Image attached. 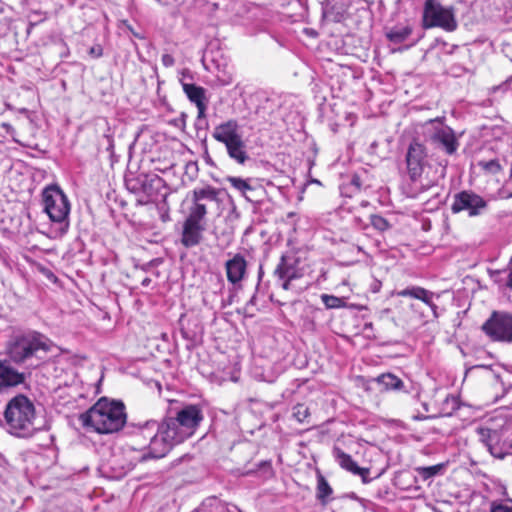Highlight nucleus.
I'll return each instance as SVG.
<instances>
[{
  "label": "nucleus",
  "instance_id": "obj_34",
  "mask_svg": "<svg viewBox=\"0 0 512 512\" xmlns=\"http://www.w3.org/2000/svg\"><path fill=\"white\" fill-rule=\"evenodd\" d=\"M491 512H512V500L509 499L505 503L493 504Z\"/></svg>",
  "mask_w": 512,
  "mask_h": 512
},
{
  "label": "nucleus",
  "instance_id": "obj_19",
  "mask_svg": "<svg viewBox=\"0 0 512 512\" xmlns=\"http://www.w3.org/2000/svg\"><path fill=\"white\" fill-rule=\"evenodd\" d=\"M131 182H127L128 188L133 191H142L148 198L152 199L156 196L158 190L162 187L163 180L154 175L152 177L148 176H139L133 186H130Z\"/></svg>",
  "mask_w": 512,
  "mask_h": 512
},
{
  "label": "nucleus",
  "instance_id": "obj_25",
  "mask_svg": "<svg viewBox=\"0 0 512 512\" xmlns=\"http://www.w3.org/2000/svg\"><path fill=\"white\" fill-rule=\"evenodd\" d=\"M412 33V28L409 25L395 26L386 32L387 39L394 43L400 44L404 42Z\"/></svg>",
  "mask_w": 512,
  "mask_h": 512
},
{
  "label": "nucleus",
  "instance_id": "obj_17",
  "mask_svg": "<svg viewBox=\"0 0 512 512\" xmlns=\"http://www.w3.org/2000/svg\"><path fill=\"white\" fill-rule=\"evenodd\" d=\"M488 275L499 291L512 301V256L504 269H488Z\"/></svg>",
  "mask_w": 512,
  "mask_h": 512
},
{
  "label": "nucleus",
  "instance_id": "obj_24",
  "mask_svg": "<svg viewBox=\"0 0 512 512\" xmlns=\"http://www.w3.org/2000/svg\"><path fill=\"white\" fill-rule=\"evenodd\" d=\"M375 381L383 387L384 390L399 391L404 387L403 381L392 373H383Z\"/></svg>",
  "mask_w": 512,
  "mask_h": 512
},
{
  "label": "nucleus",
  "instance_id": "obj_2",
  "mask_svg": "<svg viewBox=\"0 0 512 512\" xmlns=\"http://www.w3.org/2000/svg\"><path fill=\"white\" fill-rule=\"evenodd\" d=\"M126 420L124 404L107 398L99 399L79 416V422L84 428L99 434L118 432L124 427Z\"/></svg>",
  "mask_w": 512,
  "mask_h": 512
},
{
  "label": "nucleus",
  "instance_id": "obj_30",
  "mask_svg": "<svg viewBox=\"0 0 512 512\" xmlns=\"http://www.w3.org/2000/svg\"><path fill=\"white\" fill-rule=\"evenodd\" d=\"M478 166L487 174L495 175L502 170V166L499 161L492 159L489 161L481 160L478 162Z\"/></svg>",
  "mask_w": 512,
  "mask_h": 512
},
{
  "label": "nucleus",
  "instance_id": "obj_36",
  "mask_svg": "<svg viewBox=\"0 0 512 512\" xmlns=\"http://www.w3.org/2000/svg\"><path fill=\"white\" fill-rule=\"evenodd\" d=\"M161 61H162V64L167 68L172 67L175 64L174 57L167 53L162 55Z\"/></svg>",
  "mask_w": 512,
  "mask_h": 512
},
{
  "label": "nucleus",
  "instance_id": "obj_39",
  "mask_svg": "<svg viewBox=\"0 0 512 512\" xmlns=\"http://www.w3.org/2000/svg\"><path fill=\"white\" fill-rule=\"evenodd\" d=\"M491 430L490 429H479V435L481 436L483 441H487L490 438Z\"/></svg>",
  "mask_w": 512,
  "mask_h": 512
},
{
  "label": "nucleus",
  "instance_id": "obj_8",
  "mask_svg": "<svg viewBox=\"0 0 512 512\" xmlns=\"http://www.w3.org/2000/svg\"><path fill=\"white\" fill-rule=\"evenodd\" d=\"M140 435L143 438L150 439L148 455L151 458H162L175 446L171 439L166 437L164 430L157 421H148L141 429Z\"/></svg>",
  "mask_w": 512,
  "mask_h": 512
},
{
  "label": "nucleus",
  "instance_id": "obj_14",
  "mask_svg": "<svg viewBox=\"0 0 512 512\" xmlns=\"http://www.w3.org/2000/svg\"><path fill=\"white\" fill-rule=\"evenodd\" d=\"M175 418L178 424L192 436L203 420V414L197 405H187L177 412Z\"/></svg>",
  "mask_w": 512,
  "mask_h": 512
},
{
  "label": "nucleus",
  "instance_id": "obj_21",
  "mask_svg": "<svg viewBox=\"0 0 512 512\" xmlns=\"http://www.w3.org/2000/svg\"><path fill=\"white\" fill-rule=\"evenodd\" d=\"M159 425L164 430L166 437L171 439L174 445L182 443L191 437L187 430H184V428L178 424L175 417L166 418Z\"/></svg>",
  "mask_w": 512,
  "mask_h": 512
},
{
  "label": "nucleus",
  "instance_id": "obj_6",
  "mask_svg": "<svg viewBox=\"0 0 512 512\" xmlns=\"http://www.w3.org/2000/svg\"><path fill=\"white\" fill-rule=\"evenodd\" d=\"M425 140L447 155H453L459 148L454 130L445 125L440 118L431 119L425 124Z\"/></svg>",
  "mask_w": 512,
  "mask_h": 512
},
{
  "label": "nucleus",
  "instance_id": "obj_41",
  "mask_svg": "<svg viewBox=\"0 0 512 512\" xmlns=\"http://www.w3.org/2000/svg\"><path fill=\"white\" fill-rule=\"evenodd\" d=\"M352 183H353L354 185H356L357 187H360V183H359V179H358V178H354V179L352 180Z\"/></svg>",
  "mask_w": 512,
  "mask_h": 512
},
{
  "label": "nucleus",
  "instance_id": "obj_27",
  "mask_svg": "<svg viewBox=\"0 0 512 512\" xmlns=\"http://www.w3.org/2000/svg\"><path fill=\"white\" fill-rule=\"evenodd\" d=\"M333 490L323 475L319 474L317 478V499L323 504L328 503V497L332 494Z\"/></svg>",
  "mask_w": 512,
  "mask_h": 512
},
{
  "label": "nucleus",
  "instance_id": "obj_45",
  "mask_svg": "<svg viewBox=\"0 0 512 512\" xmlns=\"http://www.w3.org/2000/svg\"><path fill=\"white\" fill-rule=\"evenodd\" d=\"M510 82H512V77L509 79Z\"/></svg>",
  "mask_w": 512,
  "mask_h": 512
},
{
  "label": "nucleus",
  "instance_id": "obj_44",
  "mask_svg": "<svg viewBox=\"0 0 512 512\" xmlns=\"http://www.w3.org/2000/svg\"><path fill=\"white\" fill-rule=\"evenodd\" d=\"M414 418H415V419H417V420H422V419H424L425 417H418V416H415Z\"/></svg>",
  "mask_w": 512,
  "mask_h": 512
},
{
  "label": "nucleus",
  "instance_id": "obj_18",
  "mask_svg": "<svg viewBox=\"0 0 512 512\" xmlns=\"http://www.w3.org/2000/svg\"><path fill=\"white\" fill-rule=\"evenodd\" d=\"M227 280L236 285L240 283L246 276L247 262L240 253L235 254L225 263Z\"/></svg>",
  "mask_w": 512,
  "mask_h": 512
},
{
  "label": "nucleus",
  "instance_id": "obj_16",
  "mask_svg": "<svg viewBox=\"0 0 512 512\" xmlns=\"http://www.w3.org/2000/svg\"><path fill=\"white\" fill-rule=\"evenodd\" d=\"M205 231L204 223L185 219L182 227L181 244L186 248H192L200 244Z\"/></svg>",
  "mask_w": 512,
  "mask_h": 512
},
{
  "label": "nucleus",
  "instance_id": "obj_10",
  "mask_svg": "<svg viewBox=\"0 0 512 512\" xmlns=\"http://www.w3.org/2000/svg\"><path fill=\"white\" fill-rule=\"evenodd\" d=\"M219 194L220 190L211 185L195 188L192 191V206L186 219L203 223L207 214L205 201L216 202Z\"/></svg>",
  "mask_w": 512,
  "mask_h": 512
},
{
  "label": "nucleus",
  "instance_id": "obj_46",
  "mask_svg": "<svg viewBox=\"0 0 512 512\" xmlns=\"http://www.w3.org/2000/svg\"><path fill=\"white\" fill-rule=\"evenodd\" d=\"M238 512H242L241 510H238Z\"/></svg>",
  "mask_w": 512,
  "mask_h": 512
},
{
  "label": "nucleus",
  "instance_id": "obj_20",
  "mask_svg": "<svg viewBox=\"0 0 512 512\" xmlns=\"http://www.w3.org/2000/svg\"><path fill=\"white\" fill-rule=\"evenodd\" d=\"M25 381V374L0 360V392Z\"/></svg>",
  "mask_w": 512,
  "mask_h": 512
},
{
  "label": "nucleus",
  "instance_id": "obj_26",
  "mask_svg": "<svg viewBox=\"0 0 512 512\" xmlns=\"http://www.w3.org/2000/svg\"><path fill=\"white\" fill-rule=\"evenodd\" d=\"M226 181L230 183L233 188L238 190L247 200L252 201L250 194L254 192V188L251 186L248 179L229 176L226 178Z\"/></svg>",
  "mask_w": 512,
  "mask_h": 512
},
{
  "label": "nucleus",
  "instance_id": "obj_33",
  "mask_svg": "<svg viewBox=\"0 0 512 512\" xmlns=\"http://www.w3.org/2000/svg\"><path fill=\"white\" fill-rule=\"evenodd\" d=\"M216 80L221 86L230 85L233 80V73L231 71H219L216 75Z\"/></svg>",
  "mask_w": 512,
  "mask_h": 512
},
{
  "label": "nucleus",
  "instance_id": "obj_15",
  "mask_svg": "<svg viewBox=\"0 0 512 512\" xmlns=\"http://www.w3.org/2000/svg\"><path fill=\"white\" fill-rule=\"evenodd\" d=\"M394 294L399 297H411L421 300L431 309L433 318L437 319L439 317L438 306L434 302L435 294L432 291L420 286H410L405 289L395 291ZM436 298L438 299L439 295H436Z\"/></svg>",
  "mask_w": 512,
  "mask_h": 512
},
{
  "label": "nucleus",
  "instance_id": "obj_1",
  "mask_svg": "<svg viewBox=\"0 0 512 512\" xmlns=\"http://www.w3.org/2000/svg\"><path fill=\"white\" fill-rule=\"evenodd\" d=\"M53 342L45 334L32 330H15L5 345L9 361L27 368L38 367L52 350Z\"/></svg>",
  "mask_w": 512,
  "mask_h": 512
},
{
  "label": "nucleus",
  "instance_id": "obj_3",
  "mask_svg": "<svg viewBox=\"0 0 512 512\" xmlns=\"http://www.w3.org/2000/svg\"><path fill=\"white\" fill-rule=\"evenodd\" d=\"M3 415L5 428L11 435L28 438L36 431L34 404L24 395L12 398Z\"/></svg>",
  "mask_w": 512,
  "mask_h": 512
},
{
  "label": "nucleus",
  "instance_id": "obj_42",
  "mask_svg": "<svg viewBox=\"0 0 512 512\" xmlns=\"http://www.w3.org/2000/svg\"><path fill=\"white\" fill-rule=\"evenodd\" d=\"M262 274H263V271H262V266H261L260 269H259V278L262 277Z\"/></svg>",
  "mask_w": 512,
  "mask_h": 512
},
{
  "label": "nucleus",
  "instance_id": "obj_43",
  "mask_svg": "<svg viewBox=\"0 0 512 512\" xmlns=\"http://www.w3.org/2000/svg\"><path fill=\"white\" fill-rule=\"evenodd\" d=\"M264 465L267 466L268 468H271V465L269 462H264Z\"/></svg>",
  "mask_w": 512,
  "mask_h": 512
},
{
  "label": "nucleus",
  "instance_id": "obj_23",
  "mask_svg": "<svg viewBox=\"0 0 512 512\" xmlns=\"http://www.w3.org/2000/svg\"><path fill=\"white\" fill-rule=\"evenodd\" d=\"M181 84L183 91L190 102L194 103L195 105L207 102L205 95L206 91L203 87L197 86L195 84L185 83L183 81H181Z\"/></svg>",
  "mask_w": 512,
  "mask_h": 512
},
{
  "label": "nucleus",
  "instance_id": "obj_38",
  "mask_svg": "<svg viewBox=\"0 0 512 512\" xmlns=\"http://www.w3.org/2000/svg\"><path fill=\"white\" fill-rule=\"evenodd\" d=\"M196 107H197V110H198V115H197L198 119L204 118L205 117V111L207 109V102L202 103V104H198V105H196Z\"/></svg>",
  "mask_w": 512,
  "mask_h": 512
},
{
  "label": "nucleus",
  "instance_id": "obj_35",
  "mask_svg": "<svg viewBox=\"0 0 512 512\" xmlns=\"http://www.w3.org/2000/svg\"><path fill=\"white\" fill-rule=\"evenodd\" d=\"M89 55L93 58H100L103 55L101 45H94L89 49Z\"/></svg>",
  "mask_w": 512,
  "mask_h": 512
},
{
  "label": "nucleus",
  "instance_id": "obj_29",
  "mask_svg": "<svg viewBox=\"0 0 512 512\" xmlns=\"http://www.w3.org/2000/svg\"><path fill=\"white\" fill-rule=\"evenodd\" d=\"M321 300L327 309L343 308L346 305L343 298L334 295L322 294Z\"/></svg>",
  "mask_w": 512,
  "mask_h": 512
},
{
  "label": "nucleus",
  "instance_id": "obj_11",
  "mask_svg": "<svg viewBox=\"0 0 512 512\" xmlns=\"http://www.w3.org/2000/svg\"><path fill=\"white\" fill-rule=\"evenodd\" d=\"M487 209V201L470 190H464L454 195L451 211L459 213L467 211L470 217L482 215Z\"/></svg>",
  "mask_w": 512,
  "mask_h": 512
},
{
  "label": "nucleus",
  "instance_id": "obj_5",
  "mask_svg": "<svg viewBox=\"0 0 512 512\" xmlns=\"http://www.w3.org/2000/svg\"><path fill=\"white\" fill-rule=\"evenodd\" d=\"M44 211L55 225V236L64 235L69 228L70 202L58 185H50L42 192Z\"/></svg>",
  "mask_w": 512,
  "mask_h": 512
},
{
  "label": "nucleus",
  "instance_id": "obj_31",
  "mask_svg": "<svg viewBox=\"0 0 512 512\" xmlns=\"http://www.w3.org/2000/svg\"><path fill=\"white\" fill-rule=\"evenodd\" d=\"M292 415L299 423H304L310 416V411L305 404L298 403L293 407Z\"/></svg>",
  "mask_w": 512,
  "mask_h": 512
},
{
  "label": "nucleus",
  "instance_id": "obj_37",
  "mask_svg": "<svg viewBox=\"0 0 512 512\" xmlns=\"http://www.w3.org/2000/svg\"><path fill=\"white\" fill-rule=\"evenodd\" d=\"M433 185H421L420 188L415 187L411 192H409V196L416 198L420 192L432 187Z\"/></svg>",
  "mask_w": 512,
  "mask_h": 512
},
{
  "label": "nucleus",
  "instance_id": "obj_32",
  "mask_svg": "<svg viewBox=\"0 0 512 512\" xmlns=\"http://www.w3.org/2000/svg\"><path fill=\"white\" fill-rule=\"evenodd\" d=\"M370 222H371V225L375 229L382 231V232L386 231L387 229L390 228L389 222L381 215H376V214L371 215Z\"/></svg>",
  "mask_w": 512,
  "mask_h": 512
},
{
  "label": "nucleus",
  "instance_id": "obj_40",
  "mask_svg": "<svg viewBox=\"0 0 512 512\" xmlns=\"http://www.w3.org/2000/svg\"><path fill=\"white\" fill-rule=\"evenodd\" d=\"M150 283H151V279H150V278H148V277H145V278L142 280L141 285H142L143 287H148V286L150 285Z\"/></svg>",
  "mask_w": 512,
  "mask_h": 512
},
{
  "label": "nucleus",
  "instance_id": "obj_28",
  "mask_svg": "<svg viewBox=\"0 0 512 512\" xmlns=\"http://www.w3.org/2000/svg\"><path fill=\"white\" fill-rule=\"evenodd\" d=\"M445 469V464H437L433 466L419 467L417 471L423 479H429L436 475L442 474Z\"/></svg>",
  "mask_w": 512,
  "mask_h": 512
},
{
  "label": "nucleus",
  "instance_id": "obj_13",
  "mask_svg": "<svg viewBox=\"0 0 512 512\" xmlns=\"http://www.w3.org/2000/svg\"><path fill=\"white\" fill-rule=\"evenodd\" d=\"M427 152L423 144L418 141H412L406 153V165L410 179L416 183L422 176L426 161Z\"/></svg>",
  "mask_w": 512,
  "mask_h": 512
},
{
  "label": "nucleus",
  "instance_id": "obj_22",
  "mask_svg": "<svg viewBox=\"0 0 512 512\" xmlns=\"http://www.w3.org/2000/svg\"><path fill=\"white\" fill-rule=\"evenodd\" d=\"M333 456L343 469L351 472L354 475H360L364 477L369 473L368 469L359 467L349 454L345 453L338 447L333 448Z\"/></svg>",
  "mask_w": 512,
  "mask_h": 512
},
{
  "label": "nucleus",
  "instance_id": "obj_7",
  "mask_svg": "<svg viewBox=\"0 0 512 512\" xmlns=\"http://www.w3.org/2000/svg\"><path fill=\"white\" fill-rule=\"evenodd\" d=\"M423 27H439L447 32L457 29L458 23L452 7H444L437 0H426L423 10Z\"/></svg>",
  "mask_w": 512,
  "mask_h": 512
},
{
  "label": "nucleus",
  "instance_id": "obj_12",
  "mask_svg": "<svg viewBox=\"0 0 512 512\" xmlns=\"http://www.w3.org/2000/svg\"><path fill=\"white\" fill-rule=\"evenodd\" d=\"M299 259L292 253L283 254L274 269V276L280 282L283 290L292 288V281L302 277V270L298 267Z\"/></svg>",
  "mask_w": 512,
  "mask_h": 512
},
{
  "label": "nucleus",
  "instance_id": "obj_9",
  "mask_svg": "<svg viewBox=\"0 0 512 512\" xmlns=\"http://www.w3.org/2000/svg\"><path fill=\"white\" fill-rule=\"evenodd\" d=\"M482 330L493 341L512 342V313L493 311Z\"/></svg>",
  "mask_w": 512,
  "mask_h": 512
},
{
  "label": "nucleus",
  "instance_id": "obj_4",
  "mask_svg": "<svg viewBox=\"0 0 512 512\" xmlns=\"http://www.w3.org/2000/svg\"><path fill=\"white\" fill-rule=\"evenodd\" d=\"M212 137L223 144L230 159L244 165L249 160L242 127L235 119H229L214 127Z\"/></svg>",
  "mask_w": 512,
  "mask_h": 512
}]
</instances>
